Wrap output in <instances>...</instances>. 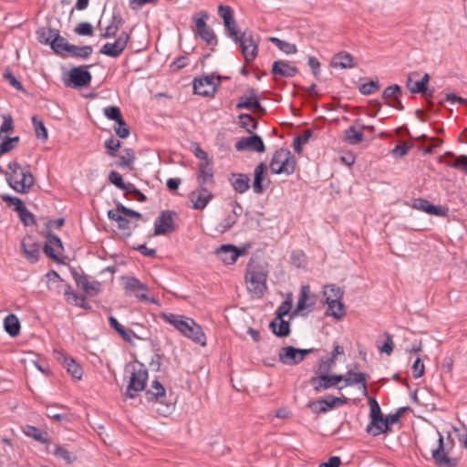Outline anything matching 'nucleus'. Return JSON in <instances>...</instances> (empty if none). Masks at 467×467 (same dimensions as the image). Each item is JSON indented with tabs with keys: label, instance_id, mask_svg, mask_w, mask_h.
<instances>
[{
	"label": "nucleus",
	"instance_id": "1",
	"mask_svg": "<svg viewBox=\"0 0 467 467\" xmlns=\"http://www.w3.org/2000/svg\"><path fill=\"white\" fill-rule=\"evenodd\" d=\"M161 317L195 343L201 346L206 345V337L201 326L196 324L193 319L171 313H161Z\"/></svg>",
	"mask_w": 467,
	"mask_h": 467
},
{
	"label": "nucleus",
	"instance_id": "61",
	"mask_svg": "<svg viewBox=\"0 0 467 467\" xmlns=\"http://www.w3.org/2000/svg\"><path fill=\"white\" fill-rule=\"evenodd\" d=\"M368 405L370 408V420H373L374 424L378 420L377 418L382 416L381 410L378 401L372 397H368Z\"/></svg>",
	"mask_w": 467,
	"mask_h": 467
},
{
	"label": "nucleus",
	"instance_id": "36",
	"mask_svg": "<svg viewBox=\"0 0 467 467\" xmlns=\"http://www.w3.org/2000/svg\"><path fill=\"white\" fill-rule=\"evenodd\" d=\"M377 421L373 424V420H370L367 426L366 431L371 434L373 437H377L381 433H386L390 431V428L387 426L384 416L377 418Z\"/></svg>",
	"mask_w": 467,
	"mask_h": 467
},
{
	"label": "nucleus",
	"instance_id": "37",
	"mask_svg": "<svg viewBox=\"0 0 467 467\" xmlns=\"http://www.w3.org/2000/svg\"><path fill=\"white\" fill-rule=\"evenodd\" d=\"M419 77V73L413 72L409 75L406 87L411 93H420L426 98L432 97V92H426L423 87L420 85L419 80L415 79V78Z\"/></svg>",
	"mask_w": 467,
	"mask_h": 467
},
{
	"label": "nucleus",
	"instance_id": "32",
	"mask_svg": "<svg viewBox=\"0 0 467 467\" xmlns=\"http://www.w3.org/2000/svg\"><path fill=\"white\" fill-rule=\"evenodd\" d=\"M136 160L135 151L131 148H125L122 150L119 160L115 162V165L119 168L133 169V164Z\"/></svg>",
	"mask_w": 467,
	"mask_h": 467
},
{
	"label": "nucleus",
	"instance_id": "4",
	"mask_svg": "<svg viewBox=\"0 0 467 467\" xmlns=\"http://www.w3.org/2000/svg\"><path fill=\"white\" fill-rule=\"evenodd\" d=\"M296 159L287 149L276 150L272 157L269 167L274 174L291 175L296 170Z\"/></svg>",
	"mask_w": 467,
	"mask_h": 467
},
{
	"label": "nucleus",
	"instance_id": "11",
	"mask_svg": "<svg viewBox=\"0 0 467 467\" xmlns=\"http://www.w3.org/2000/svg\"><path fill=\"white\" fill-rule=\"evenodd\" d=\"M218 84L214 82L213 75H206L193 79V93L203 97H213Z\"/></svg>",
	"mask_w": 467,
	"mask_h": 467
},
{
	"label": "nucleus",
	"instance_id": "39",
	"mask_svg": "<svg viewBox=\"0 0 467 467\" xmlns=\"http://www.w3.org/2000/svg\"><path fill=\"white\" fill-rule=\"evenodd\" d=\"M93 52L91 46L78 47L73 44L69 45L67 54H69L72 57L87 59Z\"/></svg>",
	"mask_w": 467,
	"mask_h": 467
},
{
	"label": "nucleus",
	"instance_id": "13",
	"mask_svg": "<svg viewBox=\"0 0 467 467\" xmlns=\"http://www.w3.org/2000/svg\"><path fill=\"white\" fill-rule=\"evenodd\" d=\"M71 275L77 285L88 296H95L100 292L101 285L99 282L89 281L87 275L78 273L76 269H71Z\"/></svg>",
	"mask_w": 467,
	"mask_h": 467
},
{
	"label": "nucleus",
	"instance_id": "62",
	"mask_svg": "<svg viewBox=\"0 0 467 467\" xmlns=\"http://www.w3.org/2000/svg\"><path fill=\"white\" fill-rule=\"evenodd\" d=\"M291 307H292V299L291 298L285 299L276 309V311H275L276 317H275V320H278V319L281 320V318H283L285 316H286L289 313V311L291 310Z\"/></svg>",
	"mask_w": 467,
	"mask_h": 467
},
{
	"label": "nucleus",
	"instance_id": "15",
	"mask_svg": "<svg viewBox=\"0 0 467 467\" xmlns=\"http://www.w3.org/2000/svg\"><path fill=\"white\" fill-rule=\"evenodd\" d=\"M1 199L7 207L12 208L18 213V216L25 226L29 225V211L26 209L24 202L20 198L4 194L1 196Z\"/></svg>",
	"mask_w": 467,
	"mask_h": 467
},
{
	"label": "nucleus",
	"instance_id": "3",
	"mask_svg": "<svg viewBox=\"0 0 467 467\" xmlns=\"http://www.w3.org/2000/svg\"><path fill=\"white\" fill-rule=\"evenodd\" d=\"M8 171L1 172L5 173L8 185L16 192L26 193L29 190V184L26 183L27 176H29V167L22 166L16 161L8 163Z\"/></svg>",
	"mask_w": 467,
	"mask_h": 467
},
{
	"label": "nucleus",
	"instance_id": "47",
	"mask_svg": "<svg viewBox=\"0 0 467 467\" xmlns=\"http://www.w3.org/2000/svg\"><path fill=\"white\" fill-rule=\"evenodd\" d=\"M19 142V137H5L0 142V157L15 149Z\"/></svg>",
	"mask_w": 467,
	"mask_h": 467
},
{
	"label": "nucleus",
	"instance_id": "53",
	"mask_svg": "<svg viewBox=\"0 0 467 467\" xmlns=\"http://www.w3.org/2000/svg\"><path fill=\"white\" fill-rule=\"evenodd\" d=\"M54 455L57 458L63 459L67 464H70L77 460V456L73 452L68 451L63 446H57L54 451Z\"/></svg>",
	"mask_w": 467,
	"mask_h": 467
},
{
	"label": "nucleus",
	"instance_id": "26",
	"mask_svg": "<svg viewBox=\"0 0 467 467\" xmlns=\"http://www.w3.org/2000/svg\"><path fill=\"white\" fill-rule=\"evenodd\" d=\"M278 358L285 365H297L301 363L298 357V348L292 346L282 348L279 350Z\"/></svg>",
	"mask_w": 467,
	"mask_h": 467
},
{
	"label": "nucleus",
	"instance_id": "20",
	"mask_svg": "<svg viewBox=\"0 0 467 467\" xmlns=\"http://www.w3.org/2000/svg\"><path fill=\"white\" fill-rule=\"evenodd\" d=\"M249 98L244 99L241 98L239 102L236 104L237 109H247L252 110L253 112H259L261 114H265L266 110L259 102L256 90L254 88L249 89Z\"/></svg>",
	"mask_w": 467,
	"mask_h": 467
},
{
	"label": "nucleus",
	"instance_id": "25",
	"mask_svg": "<svg viewBox=\"0 0 467 467\" xmlns=\"http://www.w3.org/2000/svg\"><path fill=\"white\" fill-rule=\"evenodd\" d=\"M69 45L70 43H68L64 36H60L58 29H57L56 32H53V38L49 47L56 55L65 57Z\"/></svg>",
	"mask_w": 467,
	"mask_h": 467
},
{
	"label": "nucleus",
	"instance_id": "49",
	"mask_svg": "<svg viewBox=\"0 0 467 467\" xmlns=\"http://www.w3.org/2000/svg\"><path fill=\"white\" fill-rule=\"evenodd\" d=\"M367 378L368 375L363 372L348 370L345 378V382L347 386L361 384L363 381H367Z\"/></svg>",
	"mask_w": 467,
	"mask_h": 467
},
{
	"label": "nucleus",
	"instance_id": "23",
	"mask_svg": "<svg viewBox=\"0 0 467 467\" xmlns=\"http://www.w3.org/2000/svg\"><path fill=\"white\" fill-rule=\"evenodd\" d=\"M215 254L224 264L233 265L236 262L241 253L232 244H223L216 249Z\"/></svg>",
	"mask_w": 467,
	"mask_h": 467
},
{
	"label": "nucleus",
	"instance_id": "17",
	"mask_svg": "<svg viewBox=\"0 0 467 467\" xmlns=\"http://www.w3.org/2000/svg\"><path fill=\"white\" fill-rule=\"evenodd\" d=\"M235 150L238 151L252 150L263 153L265 151V146L262 138L257 134H253L247 138H242L235 143Z\"/></svg>",
	"mask_w": 467,
	"mask_h": 467
},
{
	"label": "nucleus",
	"instance_id": "10",
	"mask_svg": "<svg viewBox=\"0 0 467 467\" xmlns=\"http://www.w3.org/2000/svg\"><path fill=\"white\" fill-rule=\"evenodd\" d=\"M176 213L173 211H162L154 223V234L164 235L176 230L174 217Z\"/></svg>",
	"mask_w": 467,
	"mask_h": 467
},
{
	"label": "nucleus",
	"instance_id": "16",
	"mask_svg": "<svg viewBox=\"0 0 467 467\" xmlns=\"http://www.w3.org/2000/svg\"><path fill=\"white\" fill-rule=\"evenodd\" d=\"M346 403L347 399L345 398L328 396L325 399L310 402L308 407L314 413H325L337 405Z\"/></svg>",
	"mask_w": 467,
	"mask_h": 467
},
{
	"label": "nucleus",
	"instance_id": "19",
	"mask_svg": "<svg viewBox=\"0 0 467 467\" xmlns=\"http://www.w3.org/2000/svg\"><path fill=\"white\" fill-rule=\"evenodd\" d=\"M213 197L212 192L203 186H200L198 190L192 191L189 195L190 200L193 203L192 207L195 210H203Z\"/></svg>",
	"mask_w": 467,
	"mask_h": 467
},
{
	"label": "nucleus",
	"instance_id": "63",
	"mask_svg": "<svg viewBox=\"0 0 467 467\" xmlns=\"http://www.w3.org/2000/svg\"><path fill=\"white\" fill-rule=\"evenodd\" d=\"M446 165L451 168L462 170L467 173V156L460 155L454 161L446 162Z\"/></svg>",
	"mask_w": 467,
	"mask_h": 467
},
{
	"label": "nucleus",
	"instance_id": "56",
	"mask_svg": "<svg viewBox=\"0 0 467 467\" xmlns=\"http://www.w3.org/2000/svg\"><path fill=\"white\" fill-rule=\"evenodd\" d=\"M119 336L127 342L129 343H132V339H131V337H134L138 339H140V340H146L148 339V335L147 333L145 335H137L135 331H133L132 329H128L126 330L123 327H121L118 331H117Z\"/></svg>",
	"mask_w": 467,
	"mask_h": 467
},
{
	"label": "nucleus",
	"instance_id": "57",
	"mask_svg": "<svg viewBox=\"0 0 467 467\" xmlns=\"http://www.w3.org/2000/svg\"><path fill=\"white\" fill-rule=\"evenodd\" d=\"M119 336L127 342L129 343H132V339H131V337H134L138 339H140V340H146L148 339V335L147 333L145 335H137L135 331H133L132 329H128L126 330L123 327H121L118 331H117Z\"/></svg>",
	"mask_w": 467,
	"mask_h": 467
},
{
	"label": "nucleus",
	"instance_id": "42",
	"mask_svg": "<svg viewBox=\"0 0 467 467\" xmlns=\"http://www.w3.org/2000/svg\"><path fill=\"white\" fill-rule=\"evenodd\" d=\"M364 135L362 130L356 129L355 126L349 127L345 131V140L351 145H357L363 140Z\"/></svg>",
	"mask_w": 467,
	"mask_h": 467
},
{
	"label": "nucleus",
	"instance_id": "5",
	"mask_svg": "<svg viewBox=\"0 0 467 467\" xmlns=\"http://www.w3.org/2000/svg\"><path fill=\"white\" fill-rule=\"evenodd\" d=\"M323 296L327 305V315L336 319H341L345 316V306L341 301L343 292L335 285L324 286Z\"/></svg>",
	"mask_w": 467,
	"mask_h": 467
},
{
	"label": "nucleus",
	"instance_id": "50",
	"mask_svg": "<svg viewBox=\"0 0 467 467\" xmlns=\"http://www.w3.org/2000/svg\"><path fill=\"white\" fill-rule=\"evenodd\" d=\"M223 26H224V29H225V35L231 38L234 43H237V40H239V36L240 34L238 33V30H237V23L234 19V17H233L232 19H230L228 21V24L227 23H223Z\"/></svg>",
	"mask_w": 467,
	"mask_h": 467
},
{
	"label": "nucleus",
	"instance_id": "45",
	"mask_svg": "<svg viewBox=\"0 0 467 467\" xmlns=\"http://www.w3.org/2000/svg\"><path fill=\"white\" fill-rule=\"evenodd\" d=\"M312 134L313 131L311 130H305L302 134L294 139L293 147L296 153H302L303 145L308 142Z\"/></svg>",
	"mask_w": 467,
	"mask_h": 467
},
{
	"label": "nucleus",
	"instance_id": "34",
	"mask_svg": "<svg viewBox=\"0 0 467 467\" xmlns=\"http://www.w3.org/2000/svg\"><path fill=\"white\" fill-rule=\"evenodd\" d=\"M269 328L278 337H285L290 335V324L288 321L284 320L283 318L278 320H272L269 324Z\"/></svg>",
	"mask_w": 467,
	"mask_h": 467
},
{
	"label": "nucleus",
	"instance_id": "18",
	"mask_svg": "<svg viewBox=\"0 0 467 467\" xmlns=\"http://www.w3.org/2000/svg\"><path fill=\"white\" fill-rule=\"evenodd\" d=\"M439 446L432 451V458L439 467H456L457 459L448 457L443 447V438L439 434Z\"/></svg>",
	"mask_w": 467,
	"mask_h": 467
},
{
	"label": "nucleus",
	"instance_id": "22",
	"mask_svg": "<svg viewBox=\"0 0 467 467\" xmlns=\"http://www.w3.org/2000/svg\"><path fill=\"white\" fill-rule=\"evenodd\" d=\"M412 206L417 210L432 215L446 216L448 213V208L433 205L427 200L421 198L415 199Z\"/></svg>",
	"mask_w": 467,
	"mask_h": 467
},
{
	"label": "nucleus",
	"instance_id": "44",
	"mask_svg": "<svg viewBox=\"0 0 467 467\" xmlns=\"http://www.w3.org/2000/svg\"><path fill=\"white\" fill-rule=\"evenodd\" d=\"M56 30L57 28L41 27L36 31V39L39 43L49 46L53 38V32Z\"/></svg>",
	"mask_w": 467,
	"mask_h": 467
},
{
	"label": "nucleus",
	"instance_id": "55",
	"mask_svg": "<svg viewBox=\"0 0 467 467\" xmlns=\"http://www.w3.org/2000/svg\"><path fill=\"white\" fill-rule=\"evenodd\" d=\"M31 438L44 444L50 442V436L47 431L40 430L35 426H31Z\"/></svg>",
	"mask_w": 467,
	"mask_h": 467
},
{
	"label": "nucleus",
	"instance_id": "64",
	"mask_svg": "<svg viewBox=\"0 0 467 467\" xmlns=\"http://www.w3.org/2000/svg\"><path fill=\"white\" fill-rule=\"evenodd\" d=\"M14 130V120L11 115L5 114L3 116V123L0 127V138L4 133H7Z\"/></svg>",
	"mask_w": 467,
	"mask_h": 467
},
{
	"label": "nucleus",
	"instance_id": "35",
	"mask_svg": "<svg viewBox=\"0 0 467 467\" xmlns=\"http://www.w3.org/2000/svg\"><path fill=\"white\" fill-rule=\"evenodd\" d=\"M230 182L234 191L239 193L245 192L250 187V178L244 173L233 174Z\"/></svg>",
	"mask_w": 467,
	"mask_h": 467
},
{
	"label": "nucleus",
	"instance_id": "38",
	"mask_svg": "<svg viewBox=\"0 0 467 467\" xmlns=\"http://www.w3.org/2000/svg\"><path fill=\"white\" fill-rule=\"evenodd\" d=\"M4 327L5 332L12 337L19 335L20 322L16 315L9 314L4 320Z\"/></svg>",
	"mask_w": 467,
	"mask_h": 467
},
{
	"label": "nucleus",
	"instance_id": "52",
	"mask_svg": "<svg viewBox=\"0 0 467 467\" xmlns=\"http://www.w3.org/2000/svg\"><path fill=\"white\" fill-rule=\"evenodd\" d=\"M195 35L199 36L207 44H217L216 35L208 25L203 29L196 32Z\"/></svg>",
	"mask_w": 467,
	"mask_h": 467
},
{
	"label": "nucleus",
	"instance_id": "41",
	"mask_svg": "<svg viewBox=\"0 0 467 467\" xmlns=\"http://www.w3.org/2000/svg\"><path fill=\"white\" fill-rule=\"evenodd\" d=\"M240 213H230L225 218L218 224L216 230L223 234L229 231L237 222Z\"/></svg>",
	"mask_w": 467,
	"mask_h": 467
},
{
	"label": "nucleus",
	"instance_id": "46",
	"mask_svg": "<svg viewBox=\"0 0 467 467\" xmlns=\"http://www.w3.org/2000/svg\"><path fill=\"white\" fill-rule=\"evenodd\" d=\"M240 127L244 129L248 133H253L257 129V121L249 114L242 113L239 115Z\"/></svg>",
	"mask_w": 467,
	"mask_h": 467
},
{
	"label": "nucleus",
	"instance_id": "27",
	"mask_svg": "<svg viewBox=\"0 0 467 467\" xmlns=\"http://www.w3.org/2000/svg\"><path fill=\"white\" fill-rule=\"evenodd\" d=\"M265 169L266 165L264 162H260L254 169L253 190L256 194L263 193L268 186V183L263 184Z\"/></svg>",
	"mask_w": 467,
	"mask_h": 467
},
{
	"label": "nucleus",
	"instance_id": "6",
	"mask_svg": "<svg viewBox=\"0 0 467 467\" xmlns=\"http://www.w3.org/2000/svg\"><path fill=\"white\" fill-rule=\"evenodd\" d=\"M131 368L130 382L127 386L125 397L134 399L138 393L144 390L148 380V370L142 363L129 364Z\"/></svg>",
	"mask_w": 467,
	"mask_h": 467
},
{
	"label": "nucleus",
	"instance_id": "9",
	"mask_svg": "<svg viewBox=\"0 0 467 467\" xmlns=\"http://www.w3.org/2000/svg\"><path fill=\"white\" fill-rule=\"evenodd\" d=\"M125 279V286L124 288L127 291H130L134 294L135 297L140 302H150L152 304L159 305L158 300L154 298H150L147 296V292L149 291V287L146 284L140 282L138 278L133 276L124 277Z\"/></svg>",
	"mask_w": 467,
	"mask_h": 467
},
{
	"label": "nucleus",
	"instance_id": "59",
	"mask_svg": "<svg viewBox=\"0 0 467 467\" xmlns=\"http://www.w3.org/2000/svg\"><path fill=\"white\" fill-rule=\"evenodd\" d=\"M379 82L378 80H371L368 83L361 84L358 87V90L362 95H371L378 89H379Z\"/></svg>",
	"mask_w": 467,
	"mask_h": 467
},
{
	"label": "nucleus",
	"instance_id": "48",
	"mask_svg": "<svg viewBox=\"0 0 467 467\" xmlns=\"http://www.w3.org/2000/svg\"><path fill=\"white\" fill-rule=\"evenodd\" d=\"M209 19V15L207 12L201 11L198 13H195L192 16V21L194 23V28L192 29L193 33L195 34L199 30L203 29L207 26V20Z\"/></svg>",
	"mask_w": 467,
	"mask_h": 467
},
{
	"label": "nucleus",
	"instance_id": "40",
	"mask_svg": "<svg viewBox=\"0 0 467 467\" xmlns=\"http://www.w3.org/2000/svg\"><path fill=\"white\" fill-rule=\"evenodd\" d=\"M63 365L74 379H81L83 376V369L80 365L76 362L75 359L72 358L64 357Z\"/></svg>",
	"mask_w": 467,
	"mask_h": 467
},
{
	"label": "nucleus",
	"instance_id": "21",
	"mask_svg": "<svg viewBox=\"0 0 467 467\" xmlns=\"http://www.w3.org/2000/svg\"><path fill=\"white\" fill-rule=\"evenodd\" d=\"M271 73L275 79H277L278 77L292 78L298 73V69L290 66L287 61L277 60L274 62Z\"/></svg>",
	"mask_w": 467,
	"mask_h": 467
},
{
	"label": "nucleus",
	"instance_id": "54",
	"mask_svg": "<svg viewBox=\"0 0 467 467\" xmlns=\"http://www.w3.org/2000/svg\"><path fill=\"white\" fill-rule=\"evenodd\" d=\"M104 115L110 120H114L116 122L123 123V117L121 115L120 109L117 106H109L106 107L104 109Z\"/></svg>",
	"mask_w": 467,
	"mask_h": 467
},
{
	"label": "nucleus",
	"instance_id": "7",
	"mask_svg": "<svg viewBox=\"0 0 467 467\" xmlns=\"http://www.w3.org/2000/svg\"><path fill=\"white\" fill-rule=\"evenodd\" d=\"M239 44L244 58L246 62L254 60L258 54V37H256L252 31L245 30L239 36Z\"/></svg>",
	"mask_w": 467,
	"mask_h": 467
},
{
	"label": "nucleus",
	"instance_id": "60",
	"mask_svg": "<svg viewBox=\"0 0 467 467\" xmlns=\"http://www.w3.org/2000/svg\"><path fill=\"white\" fill-rule=\"evenodd\" d=\"M75 34L78 36H93V26L88 22H81L77 25V26L74 28Z\"/></svg>",
	"mask_w": 467,
	"mask_h": 467
},
{
	"label": "nucleus",
	"instance_id": "2",
	"mask_svg": "<svg viewBox=\"0 0 467 467\" xmlns=\"http://www.w3.org/2000/svg\"><path fill=\"white\" fill-rule=\"evenodd\" d=\"M268 271L258 261L250 260L246 267L245 282L247 290L258 298L265 295L267 289L266 279Z\"/></svg>",
	"mask_w": 467,
	"mask_h": 467
},
{
	"label": "nucleus",
	"instance_id": "43",
	"mask_svg": "<svg viewBox=\"0 0 467 467\" xmlns=\"http://www.w3.org/2000/svg\"><path fill=\"white\" fill-rule=\"evenodd\" d=\"M31 120L33 123L34 131H35V135H36V139L41 140L42 142L47 141V140L48 138V133H47V130L45 127L43 121L37 119L36 117H35V116L31 118Z\"/></svg>",
	"mask_w": 467,
	"mask_h": 467
},
{
	"label": "nucleus",
	"instance_id": "33",
	"mask_svg": "<svg viewBox=\"0 0 467 467\" xmlns=\"http://www.w3.org/2000/svg\"><path fill=\"white\" fill-rule=\"evenodd\" d=\"M310 383L316 391L325 390L335 386L331 376L325 372H320L318 377H313Z\"/></svg>",
	"mask_w": 467,
	"mask_h": 467
},
{
	"label": "nucleus",
	"instance_id": "28",
	"mask_svg": "<svg viewBox=\"0 0 467 467\" xmlns=\"http://www.w3.org/2000/svg\"><path fill=\"white\" fill-rule=\"evenodd\" d=\"M165 397V389L157 379L152 382L151 389L146 391V399L148 401H155L162 404Z\"/></svg>",
	"mask_w": 467,
	"mask_h": 467
},
{
	"label": "nucleus",
	"instance_id": "12",
	"mask_svg": "<svg viewBox=\"0 0 467 467\" xmlns=\"http://www.w3.org/2000/svg\"><path fill=\"white\" fill-rule=\"evenodd\" d=\"M45 254L57 264H63V260L59 257V254L63 252V244L61 239L56 234L48 232L47 241L44 245Z\"/></svg>",
	"mask_w": 467,
	"mask_h": 467
},
{
	"label": "nucleus",
	"instance_id": "30",
	"mask_svg": "<svg viewBox=\"0 0 467 467\" xmlns=\"http://www.w3.org/2000/svg\"><path fill=\"white\" fill-rule=\"evenodd\" d=\"M309 293L310 290L308 285H303L301 287L296 307L293 312V315L300 313L306 308L312 307L314 306L315 301L309 297Z\"/></svg>",
	"mask_w": 467,
	"mask_h": 467
},
{
	"label": "nucleus",
	"instance_id": "24",
	"mask_svg": "<svg viewBox=\"0 0 467 467\" xmlns=\"http://www.w3.org/2000/svg\"><path fill=\"white\" fill-rule=\"evenodd\" d=\"M197 182L200 186L205 187L206 184H213V168L211 161L202 162L199 164L197 172Z\"/></svg>",
	"mask_w": 467,
	"mask_h": 467
},
{
	"label": "nucleus",
	"instance_id": "51",
	"mask_svg": "<svg viewBox=\"0 0 467 467\" xmlns=\"http://www.w3.org/2000/svg\"><path fill=\"white\" fill-rule=\"evenodd\" d=\"M121 145H122V143L119 140H117L111 136L105 141V144H104L105 149H106V153L109 157H116L118 150L121 148Z\"/></svg>",
	"mask_w": 467,
	"mask_h": 467
},
{
	"label": "nucleus",
	"instance_id": "58",
	"mask_svg": "<svg viewBox=\"0 0 467 467\" xmlns=\"http://www.w3.org/2000/svg\"><path fill=\"white\" fill-rule=\"evenodd\" d=\"M400 96H401V88L397 84L389 86L388 88H386L384 89V91L382 93V97L385 99H393V100H394V99H400Z\"/></svg>",
	"mask_w": 467,
	"mask_h": 467
},
{
	"label": "nucleus",
	"instance_id": "29",
	"mask_svg": "<svg viewBox=\"0 0 467 467\" xmlns=\"http://www.w3.org/2000/svg\"><path fill=\"white\" fill-rule=\"evenodd\" d=\"M331 67L348 69L356 67V63L354 62V57L349 53L339 52L333 57Z\"/></svg>",
	"mask_w": 467,
	"mask_h": 467
},
{
	"label": "nucleus",
	"instance_id": "31",
	"mask_svg": "<svg viewBox=\"0 0 467 467\" xmlns=\"http://www.w3.org/2000/svg\"><path fill=\"white\" fill-rule=\"evenodd\" d=\"M124 20L119 13H113L109 25L105 32L100 35L102 38H110L117 35L119 28L123 26Z\"/></svg>",
	"mask_w": 467,
	"mask_h": 467
},
{
	"label": "nucleus",
	"instance_id": "8",
	"mask_svg": "<svg viewBox=\"0 0 467 467\" xmlns=\"http://www.w3.org/2000/svg\"><path fill=\"white\" fill-rule=\"evenodd\" d=\"M91 65L75 67L68 72V78L65 80L67 87L84 88L88 87L91 82V74L88 68Z\"/></svg>",
	"mask_w": 467,
	"mask_h": 467
},
{
	"label": "nucleus",
	"instance_id": "14",
	"mask_svg": "<svg viewBox=\"0 0 467 467\" xmlns=\"http://www.w3.org/2000/svg\"><path fill=\"white\" fill-rule=\"evenodd\" d=\"M130 40V34L123 31L114 43H106L100 49V53L110 57H118L124 51Z\"/></svg>",
	"mask_w": 467,
	"mask_h": 467
}]
</instances>
